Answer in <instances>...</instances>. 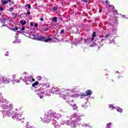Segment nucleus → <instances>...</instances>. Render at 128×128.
<instances>
[{"instance_id":"f257e3e1","label":"nucleus","mask_w":128,"mask_h":128,"mask_svg":"<svg viewBox=\"0 0 128 128\" xmlns=\"http://www.w3.org/2000/svg\"><path fill=\"white\" fill-rule=\"evenodd\" d=\"M32 36H37L34 37V40H39L40 42H42V40H44L43 42H48V40H52V39L50 37H48L46 39V38L40 36L38 33H37L36 34H32Z\"/></svg>"},{"instance_id":"aec40b11","label":"nucleus","mask_w":128,"mask_h":128,"mask_svg":"<svg viewBox=\"0 0 128 128\" xmlns=\"http://www.w3.org/2000/svg\"><path fill=\"white\" fill-rule=\"evenodd\" d=\"M92 36H94H94H96V32H93V34H92Z\"/></svg>"},{"instance_id":"6e6552de","label":"nucleus","mask_w":128,"mask_h":128,"mask_svg":"<svg viewBox=\"0 0 128 128\" xmlns=\"http://www.w3.org/2000/svg\"><path fill=\"white\" fill-rule=\"evenodd\" d=\"M39 84L40 83L38 82V81L35 82L34 84H32V88H34V86H38Z\"/></svg>"},{"instance_id":"9b49d317","label":"nucleus","mask_w":128,"mask_h":128,"mask_svg":"<svg viewBox=\"0 0 128 128\" xmlns=\"http://www.w3.org/2000/svg\"><path fill=\"white\" fill-rule=\"evenodd\" d=\"M52 22H58V18L54 17L52 19Z\"/></svg>"},{"instance_id":"412c9836","label":"nucleus","mask_w":128,"mask_h":128,"mask_svg":"<svg viewBox=\"0 0 128 128\" xmlns=\"http://www.w3.org/2000/svg\"><path fill=\"white\" fill-rule=\"evenodd\" d=\"M9 2H10L11 4H14V2H12V0H8Z\"/></svg>"},{"instance_id":"f704fd0d","label":"nucleus","mask_w":128,"mask_h":128,"mask_svg":"<svg viewBox=\"0 0 128 128\" xmlns=\"http://www.w3.org/2000/svg\"><path fill=\"white\" fill-rule=\"evenodd\" d=\"M24 28H26L22 27L21 29V30H24Z\"/></svg>"},{"instance_id":"f03ea898","label":"nucleus","mask_w":128,"mask_h":128,"mask_svg":"<svg viewBox=\"0 0 128 128\" xmlns=\"http://www.w3.org/2000/svg\"><path fill=\"white\" fill-rule=\"evenodd\" d=\"M52 118H54V114L51 113L50 115H44L42 118V120L43 122L48 124Z\"/></svg>"},{"instance_id":"2eb2a0df","label":"nucleus","mask_w":128,"mask_h":128,"mask_svg":"<svg viewBox=\"0 0 128 128\" xmlns=\"http://www.w3.org/2000/svg\"><path fill=\"white\" fill-rule=\"evenodd\" d=\"M73 109L74 110H78V106H76V105H73Z\"/></svg>"},{"instance_id":"f8f14e48","label":"nucleus","mask_w":128,"mask_h":128,"mask_svg":"<svg viewBox=\"0 0 128 128\" xmlns=\"http://www.w3.org/2000/svg\"><path fill=\"white\" fill-rule=\"evenodd\" d=\"M8 4V1H2V4H4V6Z\"/></svg>"},{"instance_id":"de8ad7c7","label":"nucleus","mask_w":128,"mask_h":128,"mask_svg":"<svg viewBox=\"0 0 128 128\" xmlns=\"http://www.w3.org/2000/svg\"><path fill=\"white\" fill-rule=\"evenodd\" d=\"M61 20H62V18H61Z\"/></svg>"},{"instance_id":"a19ab883","label":"nucleus","mask_w":128,"mask_h":128,"mask_svg":"<svg viewBox=\"0 0 128 128\" xmlns=\"http://www.w3.org/2000/svg\"><path fill=\"white\" fill-rule=\"evenodd\" d=\"M42 90V88H40L39 90Z\"/></svg>"},{"instance_id":"cd10ccee","label":"nucleus","mask_w":128,"mask_h":128,"mask_svg":"<svg viewBox=\"0 0 128 128\" xmlns=\"http://www.w3.org/2000/svg\"><path fill=\"white\" fill-rule=\"evenodd\" d=\"M91 40H92V42L94 40V37L93 36H92V39H91Z\"/></svg>"},{"instance_id":"72a5a7b5","label":"nucleus","mask_w":128,"mask_h":128,"mask_svg":"<svg viewBox=\"0 0 128 128\" xmlns=\"http://www.w3.org/2000/svg\"><path fill=\"white\" fill-rule=\"evenodd\" d=\"M26 14H28V16H30V12H26Z\"/></svg>"},{"instance_id":"0eeeda50","label":"nucleus","mask_w":128,"mask_h":128,"mask_svg":"<svg viewBox=\"0 0 128 128\" xmlns=\"http://www.w3.org/2000/svg\"><path fill=\"white\" fill-rule=\"evenodd\" d=\"M106 4L107 6H109V8H112V6H113V8H114V6L112 5H110V2H108V0H106Z\"/></svg>"},{"instance_id":"4468645a","label":"nucleus","mask_w":128,"mask_h":128,"mask_svg":"<svg viewBox=\"0 0 128 128\" xmlns=\"http://www.w3.org/2000/svg\"><path fill=\"white\" fill-rule=\"evenodd\" d=\"M109 108H110V110H114V108H116L114 106L110 104L109 106Z\"/></svg>"},{"instance_id":"7ed1b4c3","label":"nucleus","mask_w":128,"mask_h":128,"mask_svg":"<svg viewBox=\"0 0 128 128\" xmlns=\"http://www.w3.org/2000/svg\"><path fill=\"white\" fill-rule=\"evenodd\" d=\"M2 80L5 84H8L10 82V79L9 78H0V84L2 82Z\"/></svg>"},{"instance_id":"c756f323","label":"nucleus","mask_w":128,"mask_h":128,"mask_svg":"<svg viewBox=\"0 0 128 128\" xmlns=\"http://www.w3.org/2000/svg\"><path fill=\"white\" fill-rule=\"evenodd\" d=\"M36 80H34V78H32V80H30V82H34Z\"/></svg>"},{"instance_id":"2f4dec72","label":"nucleus","mask_w":128,"mask_h":128,"mask_svg":"<svg viewBox=\"0 0 128 128\" xmlns=\"http://www.w3.org/2000/svg\"><path fill=\"white\" fill-rule=\"evenodd\" d=\"M0 10H2V12L4 11V8H2V6L0 8Z\"/></svg>"},{"instance_id":"09e8293b","label":"nucleus","mask_w":128,"mask_h":128,"mask_svg":"<svg viewBox=\"0 0 128 128\" xmlns=\"http://www.w3.org/2000/svg\"><path fill=\"white\" fill-rule=\"evenodd\" d=\"M55 128H57L56 126H55Z\"/></svg>"},{"instance_id":"6ab92c4d","label":"nucleus","mask_w":128,"mask_h":128,"mask_svg":"<svg viewBox=\"0 0 128 128\" xmlns=\"http://www.w3.org/2000/svg\"><path fill=\"white\" fill-rule=\"evenodd\" d=\"M38 94L40 98H44V96L40 95V94L38 93Z\"/></svg>"},{"instance_id":"a878e982","label":"nucleus","mask_w":128,"mask_h":128,"mask_svg":"<svg viewBox=\"0 0 128 128\" xmlns=\"http://www.w3.org/2000/svg\"><path fill=\"white\" fill-rule=\"evenodd\" d=\"M9 10H10V12H12V10H14V8L12 7L10 8H9Z\"/></svg>"},{"instance_id":"5701e85b","label":"nucleus","mask_w":128,"mask_h":128,"mask_svg":"<svg viewBox=\"0 0 128 128\" xmlns=\"http://www.w3.org/2000/svg\"><path fill=\"white\" fill-rule=\"evenodd\" d=\"M84 40L86 42V44H90V42L88 41V40L86 39H84Z\"/></svg>"},{"instance_id":"79ce46f5","label":"nucleus","mask_w":128,"mask_h":128,"mask_svg":"<svg viewBox=\"0 0 128 128\" xmlns=\"http://www.w3.org/2000/svg\"><path fill=\"white\" fill-rule=\"evenodd\" d=\"M46 30H48V28H46Z\"/></svg>"},{"instance_id":"20e7f679","label":"nucleus","mask_w":128,"mask_h":128,"mask_svg":"<svg viewBox=\"0 0 128 128\" xmlns=\"http://www.w3.org/2000/svg\"><path fill=\"white\" fill-rule=\"evenodd\" d=\"M54 92H55V94H56L57 92H58V94H60V96H61V98H64V92H62V90H60V89H58L54 91Z\"/></svg>"},{"instance_id":"7c9ffc66","label":"nucleus","mask_w":128,"mask_h":128,"mask_svg":"<svg viewBox=\"0 0 128 128\" xmlns=\"http://www.w3.org/2000/svg\"><path fill=\"white\" fill-rule=\"evenodd\" d=\"M42 80V77L38 76V80Z\"/></svg>"},{"instance_id":"ddd939ff","label":"nucleus","mask_w":128,"mask_h":128,"mask_svg":"<svg viewBox=\"0 0 128 128\" xmlns=\"http://www.w3.org/2000/svg\"><path fill=\"white\" fill-rule=\"evenodd\" d=\"M18 30V28L17 27H15L14 28H12L11 29V30H12L13 32H16V30Z\"/></svg>"},{"instance_id":"c85d7f7f","label":"nucleus","mask_w":128,"mask_h":128,"mask_svg":"<svg viewBox=\"0 0 128 128\" xmlns=\"http://www.w3.org/2000/svg\"><path fill=\"white\" fill-rule=\"evenodd\" d=\"M2 26H6V28H8V26H6V24H2V26H1V28H2Z\"/></svg>"},{"instance_id":"f3484780","label":"nucleus","mask_w":128,"mask_h":128,"mask_svg":"<svg viewBox=\"0 0 128 128\" xmlns=\"http://www.w3.org/2000/svg\"><path fill=\"white\" fill-rule=\"evenodd\" d=\"M1 20H2L1 21L2 24H5L6 20L1 18Z\"/></svg>"},{"instance_id":"bb28decb","label":"nucleus","mask_w":128,"mask_h":128,"mask_svg":"<svg viewBox=\"0 0 128 128\" xmlns=\"http://www.w3.org/2000/svg\"><path fill=\"white\" fill-rule=\"evenodd\" d=\"M64 30L62 29L61 30L60 34H64Z\"/></svg>"},{"instance_id":"58836bf2","label":"nucleus","mask_w":128,"mask_h":128,"mask_svg":"<svg viewBox=\"0 0 128 128\" xmlns=\"http://www.w3.org/2000/svg\"><path fill=\"white\" fill-rule=\"evenodd\" d=\"M99 12H102V10L100 9V10H99Z\"/></svg>"},{"instance_id":"a18cd8bd","label":"nucleus","mask_w":128,"mask_h":128,"mask_svg":"<svg viewBox=\"0 0 128 128\" xmlns=\"http://www.w3.org/2000/svg\"><path fill=\"white\" fill-rule=\"evenodd\" d=\"M102 40H104V38H102Z\"/></svg>"},{"instance_id":"49530a36","label":"nucleus","mask_w":128,"mask_h":128,"mask_svg":"<svg viewBox=\"0 0 128 128\" xmlns=\"http://www.w3.org/2000/svg\"><path fill=\"white\" fill-rule=\"evenodd\" d=\"M0 16H2V14L0 13Z\"/></svg>"},{"instance_id":"b1692460","label":"nucleus","mask_w":128,"mask_h":128,"mask_svg":"<svg viewBox=\"0 0 128 128\" xmlns=\"http://www.w3.org/2000/svg\"><path fill=\"white\" fill-rule=\"evenodd\" d=\"M34 26V28H38V23L35 24Z\"/></svg>"},{"instance_id":"c03bdc74","label":"nucleus","mask_w":128,"mask_h":128,"mask_svg":"<svg viewBox=\"0 0 128 128\" xmlns=\"http://www.w3.org/2000/svg\"><path fill=\"white\" fill-rule=\"evenodd\" d=\"M5 56H8V54H5Z\"/></svg>"},{"instance_id":"39448f33","label":"nucleus","mask_w":128,"mask_h":128,"mask_svg":"<svg viewBox=\"0 0 128 128\" xmlns=\"http://www.w3.org/2000/svg\"><path fill=\"white\" fill-rule=\"evenodd\" d=\"M80 116H78L76 114L73 115V118H76V120H75L76 122V120H80Z\"/></svg>"},{"instance_id":"dca6fc26","label":"nucleus","mask_w":128,"mask_h":128,"mask_svg":"<svg viewBox=\"0 0 128 128\" xmlns=\"http://www.w3.org/2000/svg\"><path fill=\"white\" fill-rule=\"evenodd\" d=\"M25 6L26 7V8H28L29 9V10H30V8H31V6H30V4H26V6Z\"/></svg>"},{"instance_id":"e433bc0d","label":"nucleus","mask_w":128,"mask_h":128,"mask_svg":"<svg viewBox=\"0 0 128 128\" xmlns=\"http://www.w3.org/2000/svg\"><path fill=\"white\" fill-rule=\"evenodd\" d=\"M40 20L41 21V22H42V20H44V18H40Z\"/></svg>"},{"instance_id":"9d476101","label":"nucleus","mask_w":128,"mask_h":128,"mask_svg":"<svg viewBox=\"0 0 128 128\" xmlns=\"http://www.w3.org/2000/svg\"><path fill=\"white\" fill-rule=\"evenodd\" d=\"M81 98H86V94H82L80 95Z\"/></svg>"},{"instance_id":"37998d69","label":"nucleus","mask_w":128,"mask_h":128,"mask_svg":"<svg viewBox=\"0 0 128 128\" xmlns=\"http://www.w3.org/2000/svg\"><path fill=\"white\" fill-rule=\"evenodd\" d=\"M0 22H2V19L0 20Z\"/></svg>"},{"instance_id":"a211bd4d","label":"nucleus","mask_w":128,"mask_h":128,"mask_svg":"<svg viewBox=\"0 0 128 128\" xmlns=\"http://www.w3.org/2000/svg\"><path fill=\"white\" fill-rule=\"evenodd\" d=\"M112 126V123L110 122L107 124V128H110Z\"/></svg>"},{"instance_id":"4be33fe9","label":"nucleus","mask_w":128,"mask_h":128,"mask_svg":"<svg viewBox=\"0 0 128 128\" xmlns=\"http://www.w3.org/2000/svg\"><path fill=\"white\" fill-rule=\"evenodd\" d=\"M110 36V34L108 33V34L105 36L106 38H108V36Z\"/></svg>"},{"instance_id":"4c0bfd02","label":"nucleus","mask_w":128,"mask_h":128,"mask_svg":"<svg viewBox=\"0 0 128 128\" xmlns=\"http://www.w3.org/2000/svg\"><path fill=\"white\" fill-rule=\"evenodd\" d=\"M14 80H14V81H12V84L14 86Z\"/></svg>"},{"instance_id":"c9c22d12","label":"nucleus","mask_w":128,"mask_h":128,"mask_svg":"<svg viewBox=\"0 0 128 128\" xmlns=\"http://www.w3.org/2000/svg\"><path fill=\"white\" fill-rule=\"evenodd\" d=\"M30 26H34V24L32 22L30 23Z\"/></svg>"},{"instance_id":"393cba45","label":"nucleus","mask_w":128,"mask_h":128,"mask_svg":"<svg viewBox=\"0 0 128 128\" xmlns=\"http://www.w3.org/2000/svg\"><path fill=\"white\" fill-rule=\"evenodd\" d=\"M58 7H56V6H54V8H53V10H58Z\"/></svg>"},{"instance_id":"423d86ee","label":"nucleus","mask_w":128,"mask_h":128,"mask_svg":"<svg viewBox=\"0 0 128 128\" xmlns=\"http://www.w3.org/2000/svg\"><path fill=\"white\" fill-rule=\"evenodd\" d=\"M86 96H92V92L91 91V90H88L86 92Z\"/></svg>"},{"instance_id":"473e14b6","label":"nucleus","mask_w":128,"mask_h":128,"mask_svg":"<svg viewBox=\"0 0 128 128\" xmlns=\"http://www.w3.org/2000/svg\"><path fill=\"white\" fill-rule=\"evenodd\" d=\"M82 2H88V0H82Z\"/></svg>"},{"instance_id":"ea45409f","label":"nucleus","mask_w":128,"mask_h":128,"mask_svg":"<svg viewBox=\"0 0 128 128\" xmlns=\"http://www.w3.org/2000/svg\"><path fill=\"white\" fill-rule=\"evenodd\" d=\"M120 112H122V109H120Z\"/></svg>"},{"instance_id":"1a4fd4ad","label":"nucleus","mask_w":128,"mask_h":128,"mask_svg":"<svg viewBox=\"0 0 128 128\" xmlns=\"http://www.w3.org/2000/svg\"><path fill=\"white\" fill-rule=\"evenodd\" d=\"M20 24H21L22 26H24V24H26V20H24V21L20 20Z\"/></svg>"}]
</instances>
